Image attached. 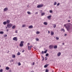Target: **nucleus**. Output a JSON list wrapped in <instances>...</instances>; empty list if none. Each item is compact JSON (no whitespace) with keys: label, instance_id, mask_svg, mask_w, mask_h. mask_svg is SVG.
<instances>
[{"label":"nucleus","instance_id":"f257e3e1","mask_svg":"<svg viewBox=\"0 0 72 72\" xmlns=\"http://www.w3.org/2000/svg\"><path fill=\"white\" fill-rule=\"evenodd\" d=\"M72 24H70L68 25L66 27V28L68 31V32H69V30H70V29H72Z\"/></svg>","mask_w":72,"mask_h":72},{"label":"nucleus","instance_id":"f03ea898","mask_svg":"<svg viewBox=\"0 0 72 72\" xmlns=\"http://www.w3.org/2000/svg\"><path fill=\"white\" fill-rule=\"evenodd\" d=\"M13 26V24H8L7 25V27L8 28H11V27Z\"/></svg>","mask_w":72,"mask_h":72},{"label":"nucleus","instance_id":"7ed1b4c3","mask_svg":"<svg viewBox=\"0 0 72 72\" xmlns=\"http://www.w3.org/2000/svg\"><path fill=\"white\" fill-rule=\"evenodd\" d=\"M23 43H24V42L23 41H21V43L20 44V47H22L23 46Z\"/></svg>","mask_w":72,"mask_h":72},{"label":"nucleus","instance_id":"20e7f679","mask_svg":"<svg viewBox=\"0 0 72 72\" xmlns=\"http://www.w3.org/2000/svg\"><path fill=\"white\" fill-rule=\"evenodd\" d=\"M43 6V4H41L40 5H38L37 6V8H41Z\"/></svg>","mask_w":72,"mask_h":72},{"label":"nucleus","instance_id":"39448f33","mask_svg":"<svg viewBox=\"0 0 72 72\" xmlns=\"http://www.w3.org/2000/svg\"><path fill=\"white\" fill-rule=\"evenodd\" d=\"M13 40H15L16 41H17V40H18V39H17V37H14L13 38Z\"/></svg>","mask_w":72,"mask_h":72},{"label":"nucleus","instance_id":"423d86ee","mask_svg":"<svg viewBox=\"0 0 72 72\" xmlns=\"http://www.w3.org/2000/svg\"><path fill=\"white\" fill-rule=\"evenodd\" d=\"M49 48L50 49H52L53 48V46L51 45L49 46Z\"/></svg>","mask_w":72,"mask_h":72},{"label":"nucleus","instance_id":"0eeeda50","mask_svg":"<svg viewBox=\"0 0 72 72\" xmlns=\"http://www.w3.org/2000/svg\"><path fill=\"white\" fill-rule=\"evenodd\" d=\"M60 55H61V53L60 52H59L58 53H57V56H58V57L60 56Z\"/></svg>","mask_w":72,"mask_h":72},{"label":"nucleus","instance_id":"6e6552de","mask_svg":"<svg viewBox=\"0 0 72 72\" xmlns=\"http://www.w3.org/2000/svg\"><path fill=\"white\" fill-rule=\"evenodd\" d=\"M8 8H5L4 9V12H5L6 11V10H8Z\"/></svg>","mask_w":72,"mask_h":72},{"label":"nucleus","instance_id":"1a4fd4ad","mask_svg":"<svg viewBox=\"0 0 72 72\" xmlns=\"http://www.w3.org/2000/svg\"><path fill=\"white\" fill-rule=\"evenodd\" d=\"M6 23L7 24H9V23H10V21H9V20H8L6 21Z\"/></svg>","mask_w":72,"mask_h":72},{"label":"nucleus","instance_id":"9d476101","mask_svg":"<svg viewBox=\"0 0 72 72\" xmlns=\"http://www.w3.org/2000/svg\"><path fill=\"white\" fill-rule=\"evenodd\" d=\"M29 28H33V26L32 25H30L29 26Z\"/></svg>","mask_w":72,"mask_h":72},{"label":"nucleus","instance_id":"9b49d317","mask_svg":"<svg viewBox=\"0 0 72 72\" xmlns=\"http://www.w3.org/2000/svg\"><path fill=\"white\" fill-rule=\"evenodd\" d=\"M54 34V32H53V31H51V36H53V35Z\"/></svg>","mask_w":72,"mask_h":72},{"label":"nucleus","instance_id":"f8f14e48","mask_svg":"<svg viewBox=\"0 0 72 72\" xmlns=\"http://www.w3.org/2000/svg\"><path fill=\"white\" fill-rule=\"evenodd\" d=\"M51 15H50L47 17L48 19H50V18H51Z\"/></svg>","mask_w":72,"mask_h":72},{"label":"nucleus","instance_id":"ddd939ff","mask_svg":"<svg viewBox=\"0 0 72 72\" xmlns=\"http://www.w3.org/2000/svg\"><path fill=\"white\" fill-rule=\"evenodd\" d=\"M57 45H55L54 46L53 48L54 49H57Z\"/></svg>","mask_w":72,"mask_h":72},{"label":"nucleus","instance_id":"4468645a","mask_svg":"<svg viewBox=\"0 0 72 72\" xmlns=\"http://www.w3.org/2000/svg\"><path fill=\"white\" fill-rule=\"evenodd\" d=\"M6 70H9V69H10V68H9L8 67H6Z\"/></svg>","mask_w":72,"mask_h":72},{"label":"nucleus","instance_id":"2eb2a0df","mask_svg":"<svg viewBox=\"0 0 72 72\" xmlns=\"http://www.w3.org/2000/svg\"><path fill=\"white\" fill-rule=\"evenodd\" d=\"M44 25H47L48 24V23L46 22H44Z\"/></svg>","mask_w":72,"mask_h":72},{"label":"nucleus","instance_id":"dca6fc26","mask_svg":"<svg viewBox=\"0 0 72 72\" xmlns=\"http://www.w3.org/2000/svg\"><path fill=\"white\" fill-rule=\"evenodd\" d=\"M48 64H46L44 66V68H46V67L48 66Z\"/></svg>","mask_w":72,"mask_h":72},{"label":"nucleus","instance_id":"f3484780","mask_svg":"<svg viewBox=\"0 0 72 72\" xmlns=\"http://www.w3.org/2000/svg\"><path fill=\"white\" fill-rule=\"evenodd\" d=\"M3 24L4 25H6V21H4L3 22Z\"/></svg>","mask_w":72,"mask_h":72},{"label":"nucleus","instance_id":"a211bd4d","mask_svg":"<svg viewBox=\"0 0 72 72\" xmlns=\"http://www.w3.org/2000/svg\"><path fill=\"white\" fill-rule=\"evenodd\" d=\"M56 26H57V25H56V24H54L53 26V27L54 28H55L56 27Z\"/></svg>","mask_w":72,"mask_h":72},{"label":"nucleus","instance_id":"6ab92c4d","mask_svg":"<svg viewBox=\"0 0 72 72\" xmlns=\"http://www.w3.org/2000/svg\"><path fill=\"white\" fill-rule=\"evenodd\" d=\"M15 28V25H14L12 27V29H14V28Z\"/></svg>","mask_w":72,"mask_h":72},{"label":"nucleus","instance_id":"aec40b11","mask_svg":"<svg viewBox=\"0 0 72 72\" xmlns=\"http://www.w3.org/2000/svg\"><path fill=\"white\" fill-rule=\"evenodd\" d=\"M47 51H48V50H46L44 51V53L45 54L46 53H47Z\"/></svg>","mask_w":72,"mask_h":72},{"label":"nucleus","instance_id":"412c9836","mask_svg":"<svg viewBox=\"0 0 72 72\" xmlns=\"http://www.w3.org/2000/svg\"><path fill=\"white\" fill-rule=\"evenodd\" d=\"M17 55H21V53L18 52V53H17Z\"/></svg>","mask_w":72,"mask_h":72},{"label":"nucleus","instance_id":"4be33fe9","mask_svg":"<svg viewBox=\"0 0 72 72\" xmlns=\"http://www.w3.org/2000/svg\"><path fill=\"white\" fill-rule=\"evenodd\" d=\"M12 57L13 58H15V55H13L12 56Z\"/></svg>","mask_w":72,"mask_h":72},{"label":"nucleus","instance_id":"5701e85b","mask_svg":"<svg viewBox=\"0 0 72 72\" xmlns=\"http://www.w3.org/2000/svg\"><path fill=\"white\" fill-rule=\"evenodd\" d=\"M57 2L55 1L54 3V5H57Z\"/></svg>","mask_w":72,"mask_h":72},{"label":"nucleus","instance_id":"b1692460","mask_svg":"<svg viewBox=\"0 0 72 72\" xmlns=\"http://www.w3.org/2000/svg\"><path fill=\"white\" fill-rule=\"evenodd\" d=\"M3 33H4V32L1 31L0 32V34H3Z\"/></svg>","mask_w":72,"mask_h":72},{"label":"nucleus","instance_id":"393cba45","mask_svg":"<svg viewBox=\"0 0 72 72\" xmlns=\"http://www.w3.org/2000/svg\"><path fill=\"white\" fill-rule=\"evenodd\" d=\"M28 50H31V47H30V46H28Z\"/></svg>","mask_w":72,"mask_h":72},{"label":"nucleus","instance_id":"a878e982","mask_svg":"<svg viewBox=\"0 0 72 72\" xmlns=\"http://www.w3.org/2000/svg\"><path fill=\"white\" fill-rule=\"evenodd\" d=\"M18 66H21V63H20V62H19L18 63Z\"/></svg>","mask_w":72,"mask_h":72},{"label":"nucleus","instance_id":"bb28decb","mask_svg":"<svg viewBox=\"0 0 72 72\" xmlns=\"http://www.w3.org/2000/svg\"><path fill=\"white\" fill-rule=\"evenodd\" d=\"M44 14H45V13H41V15H42V16H43V15H44Z\"/></svg>","mask_w":72,"mask_h":72},{"label":"nucleus","instance_id":"cd10ccee","mask_svg":"<svg viewBox=\"0 0 72 72\" xmlns=\"http://www.w3.org/2000/svg\"><path fill=\"white\" fill-rule=\"evenodd\" d=\"M49 72V70H48V69H46V71L45 72Z\"/></svg>","mask_w":72,"mask_h":72},{"label":"nucleus","instance_id":"c85d7f7f","mask_svg":"<svg viewBox=\"0 0 72 72\" xmlns=\"http://www.w3.org/2000/svg\"><path fill=\"white\" fill-rule=\"evenodd\" d=\"M27 13L28 14H31V12H27Z\"/></svg>","mask_w":72,"mask_h":72},{"label":"nucleus","instance_id":"c756f323","mask_svg":"<svg viewBox=\"0 0 72 72\" xmlns=\"http://www.w3.org/2000/svg\"><path fill=\"white\" fill-rule=\"evenodd\" d=\"M39 33H40V32L37 31L36 32L37 34H39Z\"/></svg>","mask_w":72,"mask_h":72},{"label":"nucleus","instance_id":"7c9ffc66","mask_svg":"<svg viewBox=\"0 0 72 72\" xmlns=\"http://www.w3.org/2000/svg\"><path fill=\"white\" fill-rule=\"evenodd\" d=\"M48 55H49V54H48V53H46V57H48Z\"/></svg>","mask_w":72,"mask_h":72},{"label":"nucleus","instance_id":"2f4dec72","mask_svg":"<svg viewBox=\"0 0 72 72\" xmlns=\"http://www.w3.org/2000/svg\"><path fill=\"white\" fill-rule=\"evenodd\" d=\"M3 70L2 69H1L0 70V72H3Z\"/></svg>","mask_w":72,"mask_h":72},{"label":"nucleus","instance_id":"473e14b6","mask_svg":"<svg viewBox=\"0 0 72 72\" xmlns=\"http://www.w3.org/2000/svg\"><path fill=\"white\" fill-rule=\"evenodd\" d=\"M53 12V11L51 10H50V13H51Z\"/></svg>","mask_w":72,"mask_h":72},{"label":"nucleus","instance_id":"72a5a7b5","mask_svg":"<svg viewBox=\"0 0 72 72\" xmlns=\"http://www.w3.org/2000/svg\"><path fill=\"white\" fill-rule=\"evenodd\" d=\"M56 39L57 40H58L59 39V37H56Z\"/></svg>","mask_w":72,"mask_h":72},{"label":"nucleus","instance_id":"f704fd0d","mask_svg":"<svg viewBox=\"0 0 72 72\" xmlns=\"http://www.w3.org/2000/svg\"><path fill=\"white\" fill-rule=\"evenodd\" d=\"M59 4H60V3H57V6H59Z\"/></svg>","mask_w":72,"mask_h":72},{"label":"nucleus","instance_id":"c9c22d12","mask_svg":"<svg viewBox=\"0 0 72 72\" xmlns=\"http://www.w3.org/2000/svg\"><path fill=\"white\" fill-rule=\"evenodd\" d=\"M39 39L37 38L36 39V41H39Z\"/></svg>","mask_w":72,"mask_h":72},{"label":"nucleus","instance_id":"e433bc0d","mask_svg":"<svg viewBox=\"0 0 72 72\" xmlns=\"http://www.w3.org/2000/svg\"><path fill=\"white\" fill-rule=\"evenodd\" d=\"M41 53L42 54H44V51H42L41 52Z\"/></svg>","mask_w":72,"mask_h":72},{"label":"nucleus","instance_id":"4c0bfd02","mask_svg":"<svg viewBox=\"0 0 72 72\" xmlns=\"http://www.w3.org/2000/svg\"><path fill=\"white\" fill-rule=\"evenodd\" d=\"M4 37H7V35L6 34L5 35H5H4Z\"/></svg>","mask_w":72,"mask_h":72},{"label":"nucleus","instance_id":"58836bf2","mask_svg":"<svg viewBox=\"0 0 72 72\" xmlns=\"http://www.w3.org/2000/svg\"><path fill=\"white\" fill-rule=\"evenodd\" d=\"M44 57H43V58L42 60V61H44Z\"/></svg>","mask_w":72,"mask_h":72},{"label":"nucleus","instance_id":"ea45409f","mask_svg":"<svg viewBox=\"0 0 72 72\" xmlns=\"http://www.w3.org/2000/svg\"><path fill=\"white\" fill-rule=\"evenodd\" d=\"M24 51H25L24 50H23L22 51V53H24Z\"/></svg>","mask_w":72,"mask_h":72},{"label":"nucleus","instance_id":"a19ab883","mask_svg":"<svg viewBox=\"0 0 72 72\" xmlns=\"http://www.w3.org/2000/svg\"><path fill=\"white\" fill-rule=\"evenodd\" d=\"M29 45H30V43H28V46H29Z\"/></svg>","mask_w":72,"mask_h":72},{"label":"nucleus","instance_id":"79ce46f5","mask_svg":"<svg viewBox=\"0 0 72 72\" xmlns=\"http://www.w3.org/2000/svg\"><path fill=\"white\" fill-rule=\"evenodd\" d=\"M38 14V12H36L35 13V14Z\"/></svg>","mask_w":72,"mask_h":72},{"label":"nucleus","instance_id":"37998d69","mask_svg":"<svg viewBox=\"0 0 72 72\" xmlns=\"http://www.w3.org/2000/svg\"><path fill=\"white\" fill-rule=\"evenodd\" d=\"M68 22H70V20H68Z\"/></svg>","mask_w":72,"mask_h":72},{"label":"nucleus","instance_id":"c03bdc74","mask_svg":"<svg viewBox=\"0 0 72 72\" xmlns=\"http://www.w3.org/2000/svg\"><path fill=\"white\" fill-rule=\"evenodd\" d=\"M25 27V25H24L22 26V27Z\"/></svg>","mask_w":72,"mask_h":72},{"label":"nucleus","instance_id":"a18cd8bd","mask_svg":"<svg viewBox=\"0 0 72 72\" xmlns=\"http://www.w3.org/2000/svg\"><path fill=\"white\" fill-rule=\"evenodd\" d=\"M64 27H66V24H64Z\"/></svg>","mask_w":72,"mask_h":72},{"label":"nucleus","instance_id":"49530a36","mask_svg":"<svg viewBox=\"0 0 72 72\" xmlns=\"http://www.w3.org/2000/svg\"><path fill=\"white\" fill-rule=\"evenodd\" d=\"M9 72H12V70H10L9 71Z\"/></svg>","mask_w":72,"mask_h":72},{"label":"nucleus","instance_id":"de8ad7c7","mask_svg":"<svg viewBox=\"0 0 72 72\" xmlns=\"http://www.w3.org/2000/svg\"><path fill=\"white\" fill-rule=\"evenodd\" d=\"M64 36H67V34H65L64 35Z\"/></svg>","mask_w":72,"mask_h":72},{"label":"nucleus","instance_id":"09e8293b","mask_svg":"<svg viewBox=\"0 0 72 72\" xmlns=\"http://www.w3.org/2000/svg\"><path fill=\"white\" fill-rule=\"evenodd\" d=\"M33 65H35V62H34L33 63Z\"/></svg>","mask_w":72,"mask_h":72},{"label":"nucleus","instance_id":"8fccbe9b","mask_svg":"<svg viewBox=\"0 0 72 72\" xmlns=\"http://www.w3.org/2000/svg\"><path fill=\"white\" fill-rule=\"evenodd\" d=\"M42 10H41L40 11V13H42Z\"/></svg>","mask_w":72,"mask_h":72},{"label":"nucleus","instance_id":"3c124183","mask_svg":"<svg viewBox=\"0 0 72 72\" xmlns=\"http://www.w3.org/2000/svg\"><path fill=\"white\" fill-rule=\"evenodd\" d=\"M63 30L64 32H65V30H64V29H63Z\"/></svg>","mask_w":72,"mask_h":72},{"label":"nucleus","instance_id":"603ef678","mask_svg":"<svg viewBox=\"0 0 72 72\" xmlns=\"http://www.w3.org/2000/svg\"><path fill=\"white\" fill-rule=\"evenodd\" d=\"M15 33H17V30H16L15 31Z\"/></svg>","mask_w":72,"mask_h":72},{"label":"nucleus","instance_id":"864d4df0","mask_svg":"<svg viewBox=\"0 0 72 72\" xmlns=\"http://www.w3.org/2000/svg\"><path fill=\"white\" fill-rule=\"evenodd\" d=\"M30 46L31 48H32V47H33L32 46Z\"/></svg>","mask_w":72,"mask_h":72},{"label":"nucleus","instance_id":"5fc2aeb1","mask_svg":"<svg viewBox=\"0 0 72 72\" xmlns=\"http://www.w3.org/2000/svg\"><path fill=\"white\" fill-rule=\"evenodd\" d=\"M48 33H50V32H49V31H48Z\"/></svg>","mask_w":72,"mask_h":72},{"label":"nucleus","instance_id":"6e6d98bb","mask_svg":"<svg viewBox=\"0 0 72 72\" xmlns=\"http://www.w3.org/2000/svg\"><path fill=\"white\" fill-rule=\"evenodd\" d=\"M48 60V58H46L45 60Z\"/></svg>","mask_w":72,"mask_h":72},{"label":"nucleus","instance_id":"4d7b16f0","mask_svg":"<svg viewBox=\"0 0 72 72\" xmlns=\"http://www.w3.org/2000/svg\"><path fill=\"white\" fill-rule=\"evenodd\" d=\"M41 57H42V58H44V57L43 56H42L41 55Z\"/></svg>","mask_w":72,"mask_h":72},{"label":"nucleus","instance_id":"13d9d810","mask_svg":"<svg viewBox=\"0 0 72 72\" xmlns=\"http://www.w3.org/2000/svg\"><path fill=\"white\" fill-rule=\"evenodd\" d=\"M8 31H9V30L7 29V32H8Z\"/></svg>","mask_w":72,"mask_h":72},{"label":"nucleus","instance_id":"bf43d9fd","mask_svg":"<svg viewBox=\"0 0 72 72\" xmlns=\"http://www.w3.org/2000/svg\"><path fill=\"white\" fill-rule=\"evenodd\" d=\"M28 6H29V5L28 4V5H27V7H28Z\"/></svg>","mask_w":72,"mask_h":72},{"label":"nucleus","instance_id":"052dcab7","mask_svg":"<svg viewBox=\"0 0 72 72\" xmlns=\"http://www.w3.org/2000/svg\"><path fill=\"white\" fill-rule=\"evenodd\" d=\"M30 72H34V71H31Z\"/></svg>","mask_w":72,"mask_h":72},{"label":"nucleus","instance_id":"680f3d73","mask_svg":"<svg viewBox=\"0 0 72 72\" xmlns=\"http://www.w3.org/2000/svg\"><path fill=\"white\" fill-rule=\"evenodd\" d=\"M13 61H14V60H12V62H13Z\"/></svg>","mask_w":72,"mask_h":72},{"label":"nucleus","instance_id":"e2e57ef3","mask_svg":"<svg viewBox=\"0 0 72 72\" xmlns=\"http://www.w3.org/2000/svg\"><path fill=\"white\" fill-rule=\"evenodd\" d=\"M9 51H8L7 52V53H9Z\"/></svg>","mask_w":72,"mask_h":72},{"label":"nucleus","instance_id":"0e129e2a","mask_svg":"<svg viewBox=\"0 0 72 72\" xmlns=\"http://www.w3.org/2000/svg\"><path fill=\"white\" fill-rule=\"evenodd\" d=\"M63 45H64V43H63Z\"/></svg>","mask_w":72,"mask_h":72},{"label":"nucleus","instance_id":"69168bd1","mask_svg":"<svg viewBox=\"0 0 72 72\" xmlns=\"http://www.w3.org/2000/svg\"><path fill=\"white\" fill-rule=\"evenodd\" d=\"M8 28V27H6V28Z\"/></svg>","mask_w":72,"mask_h":72},{"label":"nucleus","instance_id":"338daca9","mask_svg":"<svg viewBox=\"0 0 72 72\" xmlns=\"http://www.w3.org/2000/svg\"><path fill=\"white\" fill-rule=\"evenodd\" d=\"M47 57H45V58H46H46H47Z\"/></svg>","mask_w":72,"mask_h":72},{"label":"nucleus","instance_id":"774afa93","mask_svg":"<svg viewBox=\"0 0 72 72\" xmlns=\"http://www.w3.org/2000/svg\"><path fill=\"white\" fill-rule=\"evenodd\" d=\"M0 67H1V66L0 65Z\"/></svg>","mask_w":72,"mask_h":72}]
</instances>
